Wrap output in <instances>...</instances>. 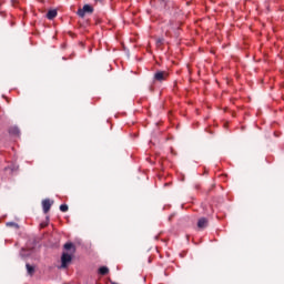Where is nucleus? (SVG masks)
Here are the masks:
<instances>
[{
	"instance_id": "f257e3e1",
	"label": "nucleus",
	"mask_w": 284,
	"mask_h": 284,
	"mask_svg": "<svg viewBox=\"0 0 284 284\" xmlns=\"http://www.w3.org/2000/svg\"><path fill=\"white\" fill-rule=\"evenodd\" d=\"M170 78V73L168 71H156L153 75V81L158 83H163V81H168Z\"/></svg>"
},
{
	"instance_id": "f03ea898",
	"label": "nucleus",
	"mask_w": 284,
	"mask_h": 284,
	"mask_svg": "<svg viewBox=\"0 0 284 284\" xmlns=\"http://www.w3.org/2000/svg\"><path fill=\"white\" fill-rule=\"evenodd\" d=\"M92 12H94V8L90 4H84L82 9L78 10L77 14H78V17L83 19V17H85V14H92Z\"/></svg>"
},
{
	"instance_id": "7ed1b4c3",
	"label": "nucleus",
	"mask_w": 284,
	"mask_h": 284,
	"mask_svg": "<svg viewBox=\"0 0 284 284\" xmlns=\"http://www.w3.org/2000/svg\"><path fill=\"white\" fill-rule=\"evenodd\" d=\"M61 267L65 268L68 267V265H70V263H72V255L68 254V253H62L61 256Z\"/></svg>"
},
{
	"instance_id": "20e7f679",
	"label": "nucleus",
	"mask_w": 284,
	"mask_h": 284,
	"mask_svg": "<svg viewBox=\"0 0 284 284\" xmlns=\"http://www.w3.org/2000/svg\"><path fill=\"white\" fill-rule=\"evenodd\" d=\"M52 203L49 199L42 201V210L44 214H48L50 212V209L52 207Z\"/></svg>"
},
{
	"instance_id": "39448f33",
	"label": "nucleus",
	"mask_w": 284,
	"mask_h": 284,
	"mask_svg": "<svg viewBox=\"0 0 284 284\" xmlns=\"http://www.w3.org/2000/svg\"><path fill=\"white\" fill-rule=\"evenodd\" d=\"M209 225V221L206 217H201L199 221H197V227L200 230H205V227H207Z\"/></svg>"
},
{
	"instance_id": "423d86ee",
	"label": "nucleus",
	"mask_w": 284,
	"mask_h": 284,
	"mask_svg": "<svg viewBox=\"0 0 284 284\" xmlns=\"http://www.w3.org/2000/svg\"><path fill=\"white\" fill-rule=\"evenodd\" d=\"M64 250H67V252L71 251V254H74L77 252V247L74 246V244L72 242H68L64 244Z\"/></svg>"
},
{
	"instance_id": "0eeeda50",
	"label": "nucleus",
	"mask_w": 284,
	"mask_h": 284,
	"mask_svg": "<svg viewBox=\"0 0 284 284\" xmlns=\"http://www.w3.org/2000/svg\"><path fill=\"white\" fill-rule=\"evenodd\" d=\"M98 274L101 276H106V274H110V268H108V266H102L98 270Z\"/></svg>"
},
{
	"instance_id": "6e6552de",
	"label": "nucleus",
	"mask_w": 284,
	"mask_h": 284,
	"mask_svg": "<svg viewBox=\"0 0 284 284\" xmlns=\"http://www.w3.org/2000/svg\"><path fill=\"white\" fill-rule=\"evenodd\" d=\"M57 17V10H49L47 13V19H49V21H52V19H55Z\"/></svg>"
},
{
	"instance_id": "1a4fd4ad",
	"label": "nucleus",
	"mask_w": 284,
	"mask_h": 284,
	"mask_svg": "<svg viewBox=\"0 0 284 284\" xmlns=\"http://www.w3.org/2000/svg\"><path fill=\"white\" fill-rule=\"evenodd\" d=\"M9 133L14 134L16 136H19L20 134L19 128L12 126L11 129H9Z\"/></svg>"
},
{
	"instance_id": "9d476101",
	"label": "nucleus",
	"mask_w": 284,
	"mask_h": 284,
	"mask_svg": "<svg viewBox=\"0 0 284 284\" xmlns=\"http://www.w3.org/2000/svg\"><path fill=\"white\" fill-rule=\"evenodd\" d=\"M27 267V272L30 276H32L34 274V266L30 265V264H27L26 265Z\"/></svg>"
},
{
	"instance_id": "9b49d317",
	"label": "nucleus",
	"mask_w": 284,
	"mask_h": 284,
	"mask_svg": "<svg viewBox=\"0 0 284 284\" xmlns=\"http://www.w3.org/2000/svg\"><path fill=\"white\" fill-rule=\"evenodd\" d=\"M69 207L68 204L60 205V212H68Z\"/></svg>"
},
{
	"instance_id": "f8f14e48",
	"label": "nucleus",
	"mask_w": 284,
	"mask_h": 284,
	"mask_svg": "<svg viewBox=\"0 0 284 284\" xmlns=\"http://www.w3.org/2000/svg\"><path fill=\"white\" fill-rule=\"evenodd\" d=\"M7 226H8V227H17V229H18V227H19V224H17V223H14V222H8V223H7Z\"/></svg>"
},
{
	"instance_id": "ddd939ff",
	"label": "nucleus",
	"mask_w": 284,
	"mask_h": 284,
	"mask_svg": "<svg viewBox=\"0 0 284 284\" xmlns=\"http://www.w3.org/2000/svg\"><path fill=\"white\" fill-rule=\"evenodd\" d=\"M158 43H161V40H158Z\"/></svg>"
},
{
	"instance_id": "4468645a",
	"label": "nucleus",
	"mask_w": 284,
	"mask_h": 284,
	"mask_svg": "<svg viewBox=\"0 0 284 284\" xmlns=\"http://www.w3.org/2000/svg\"><path fill=\"white\" fill-rule=\"evenodd\" d=\"M97 1H103V0H97Z\"/></svg>"
}]
</instances>
